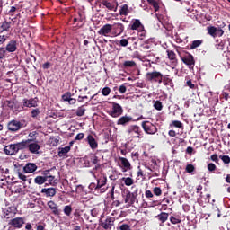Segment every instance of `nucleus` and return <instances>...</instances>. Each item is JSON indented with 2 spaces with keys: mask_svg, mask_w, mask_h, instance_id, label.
<instances>
[{
  "mask_svg": "<svg viewBox=\"0 0 230 230\" xmlns=\"http://www.w3.org/2000/svg\"><path fill=\"white\" fill-rule=\"evenodd\" d=\"M27 148L31 154H39V150H40V146L37 143H31V139H29Z\"/></svg>",
  "mask_w": 230,
  "mask_h": 230,
  "instance_id": "nucleus-18",
  "label": "nucleus"
},
{
  "mask_svg": "<svg viewBox=\"0 0 230 230\" xmlns=\"http://www.w3.org/2000/svg\"><path fill=\"white\" fill-rule=\"evenodd\" d=\"M45 179H47V182H49V184L50 185H53L55 183V176L53 175H48V173H46Z\"/></svg>",
  "mask_w": 230,
  "mask_h": 230,
  "instance_id": "nucleus-48",
  "label": "nucleus"
},
{
  "mask_svg": "<svg viewBox=\"0 0 230 230\" xmlns=\"http://www.w3.org/2000/svg\"><path fill=\"white\" fill-rule=\"evenodd\" d=\"M119 161L120 162L119 167L121 168V171L123 172H128V170H132V164H130L128 159L119 156Z\"/></svg>",
  "mask_w": 230,
  "mask_h": 230,
  "instance_id": "nucleus-10",
  "label": "nucleus"
},
{
  "mask_svg": "<svg viewBox=\"0 0 230 230\" xmlns=\"http://www.w3.org/2000/svg\"><path fill=\"white\" fill-rule=\"evenodd\" d=\"M217 44H216L217 49H219L220 51H224V48L226 46V41L224 40H217Z\"/></svg>",
  "mask_w": 230,
  "mask_h": 230,
  "instance_id": "nucleus-44",
  "label": "nucleus"
},
{
  "mask_svg": "<svg viewBox=\"0 0 230 230\" xmlns=\"http://www.w3.org/2000/svg\"><path fill=\"white\" fill-rule=\"evenodd\" d=\"M49 209L52 211V215L55 217H60V209L58 208V205L55 203V201L50 200L47 203Z\"/></svg>",
  "mask_w": 230,
  "mask_h": 230,
  "instance_id": "nucleus-13",
  "label": "nucleus"
},
{
  "mask_svg": "<svg viewBox=\"0 0 230 230\" xmlns=\"http://www.w3.org/2000/svg\"><path fill=\"white\" fill-rule=\"evenodd\" d=\"M167 58L171 60L172 64H177V54L173 50H166Z\"/></svg>",
  "mask_w": 230,
  "mask_h": 230,
  "instance_id": "nucleus-25",
  "label": "nucleus"
},
{
  "mask_svg": "<svg viewBox=\"0 0 230 230\" xmlns=\"http://www.w3.org/2000/svg\"><path fill=\"white\" fill-rule=\"evenodd\" d=\"M119 15H128V5L127 4L120 7Z\"/></svg>",
  "mask_w": 230,
  "mask_h": 230,
  "instance_id": "nucleus-38",
  "label": "nucleus"
},
{
  "mask_svg": "<svg viewBox=\"0 0 230 230\" xmlns=\"http://www.w3.org/2000/svg\"><path fill=\"white\" fill-rule=\"evenodd\" d=\"M102 5L105 6V8H107L108 10H110L111 12L114 11L116 12V10L114 9V4H112L111 2L107 1V0H102Z\"/></svg>",
  "mask_w": 230,
  "mask_h": 230,
  "instance_id": "nucleus-33",
  "label": "nucleus"
},
{
  "mask_svg": "<svg viewBox=\"0 0 230 230\" xmlns=\"http://www.w3.org/2000/svg\"><path fill=\"white\" fill-rule=\"evenodd\" d=\"M219 159H221V161H223V163H224L225 164H229V163H230V157H229V155H220V156H219Z\"/></svg>",
  "mask_w": 230,
  "mask_h": 230,
  "instance_id": "nucleus-53",
  "label": "nucleus"
},
{
  "mask_svg": "<svg viewBox=\"0 0 230 230\" xmlns=\"http://www.w3.org/2000/svg\"><path fill=\"white\" fill-rule=\"evenodd\" d=\"M168 217H170V214L166 213V212H161L160 214H158L155 218H157V220H159V222H161V224H164V222H166L168 220Z\"/></svg>",
  "mask_w": 230,
  "mask_h": 230,
  "instance_id": "nucleus-27",
  "label": "nucleus"
},
{
  "mask_svg": "<svg viewBox=\"0 0 230 230\" xmlns=\"http://www.w3.org/2000/svg\"><path fill=\"white\" fill-rule=\"evenodd\" d=\"M126 134L132 139H143V130L137 125H131L126 130Z\"/></svg>",
  "mask_w": 230,
  "mask_h": 230,
  "instance_id": "nucleus-2",
  "label": "nucleus"
},
{
  "mask_svg": "<svg viewBox=\"0 0 230 230\" xmlns=\"http://www.w3.org/2000/svg\"><path fill=\"white\" fill-rule=\"evenodd\" d=\"M46 182H48V178H46V176H37L34 179V183L39 186H42V184H45Z\"/></svg>",
  "mask_w": 230,
  "mask_h": 230,
  "instance_id": "nucleus-29",
  "label": "nucleus"
},
{
  "mask_svg": "<svg viewBox=\"0 0 230 230\" xmlns=\"http://www.w3.org/2000/svg\"><path fill=\"white\" fill-rule=\"evenodd\" d=\"M181 61L185 66H188L189 67H195V58L191 53L190 52H185V55L181 57Z\"/></svg>",
  "mask_w": 230,
  "mask_h": 230,
  "instance_id": "nucleus-8",
  "label": "nucleus"
},
{
  "mask_svg": "<svg viewBox=\"0 0 230 230\" xmlns=\"http://www.w3.org/2000/svg\"><path fill=\"white\" fill-rule=\"evenodd\" d=\"M147 3L153 6L155 12H159V1L157 0H147Z\"/></svg>",
  "mask_w": 230,
  "mask_h": 230,
  "instance_id": "nucleus-35",
  "label": "nucleus"
},
{
  "mask_svg": "<svg viewBox=\"0 0 230 230\" xmlns=\"http://www.w3.org/2000/svg\"><path fill=\"white\" fill-rule=\"evenodd\" d=\"M146 80L150 84H163V73L159 71L147 72Z\"/></svg>",
  "mask_w": 230,
  "mask_h": 230,
  "instance_id": "nucleus-3",
  "label": "nucleus"
},
{
  "mask_svg": "<svg viewBox=\"0 0 230 230\" xmlns=\"http://www.w3.org/2000/svg\"><path fill=\"white\" fill-rule=\"evenodd\" d=\"M171 127H174L175 128H184V125L179 120H173Z\"/></svg>",
  "mask_w": 230,
  "mask_h": 230,
  "instance_id": "nucleus-42",
  "label": "nucleus"
},
{
  "mask_svg": "<svg viewBox=\"0 0 230 230\" xmlns=\"http://www.w3.org/2000/svg\"><path fill=\"white\" fill-rule=\"evenodd\" d=\"M114 217H108L104 221L101 223V226L103 229L111 230L112 229V226H114Z\"/></svg>",
  "mask_w": 230,
  "mask_h": 230,
  "instance_id": "nucleus-16",
  "label": "nucleus"
},
{
  "mask_svg": "<svg viewBox=\"0 0 230 230\" xmlns=\"http://www.w3.org/2000/svg\"><path fill=\"white\" fill-rule=\"evenodd\" d=\"M73 94L71 93V92H66L65 94L62 95V100L64 102H69L72 98Z\"/></svg>",
  "mask_w": 230,
  "mask_h": 230,
  "instance_id": "nucleus-47",
  "label": "nucleus"
},
{
  "mask_svg": "<svg viewBox=\"0 0 230 230\" xmlns=\"http://www.w3.org/2000/svg\"><path fill=\"white\" fill-rule=\"evenodd\" d=\"M102 96H109V94H111V88H109V86L102 88Z\"/></svg>",
  "mask_w": 230,
  "mask_h": 230,
  "instance_id": "nucleus-55",
  "label": "nucleus"
},
{
  "mask_svg": "<svg viewBox=\"0 0 230 230\" xmlns=\"http://www.w3.org/2000/svg\"><path fill=\"white\" fill-rule=\"evenodd\" d=\"M91 166H94V164H98L100 163V158L93 155L90 157Z\"/></svg>",
  "mask_w": 230,
  "mask_h": 230,
  "instance_id": "nucleus-41",
  "label": "nucleus"
},
{
  "mask_svg": "<svg viewBox=\"0 0 230 230\" xmlns=\"http://www.w3.org/2000/svg\"><path fill=\"white\" fill-rule=\"evenodd\" d=\"M136 199H137V189L134 192L126 191V195L124 196L125 204L132 206L136 202Z\"/></svg>",
  "mask_w": 230,
  "mask_h": 230,
  "instance_id": "nucleus-7",
  "label": "nucleus"
},
{
  "mask_svg": "<svg viewBox=\"0 0 230 230\" xmlns=\"http://www.w3.org/2000/svg\"><path fill=\"white\" fill-rule=\"evenodd\" d=\"M154 195H156V197H161L163 195V190L159 187H155L153 189Z\"/></svg>",
  "mask_w": 230,
  "mask_h": 230,
  "instance_id": "nucleus-52",
  "label": "nucleus"
},
{
  "mask_svg": "<svg viewBox=\"0 0 230 230\" xmlns=\"http://www.w3.org/2000/svg\"><path fill=\"white\" fill-rule=\"evenodd\" d=\"M37 171V164L33 163H28L23 167L24 173H33V172Z\"/></svg>",
  "mask_w": 230,
  "mask_h": 230,
  "instance_id": "nucleus-22",
  "label": "nucleus"
},
{
  "mask_svg": "<svg viewBox=\"0 0 230 230\" xmlns=\"http://www.w3.org/2000/svg\"><path fill=\"white\" fill-rule=\"evenodd\" d=\"M107 184V177L102 176L97 180L96 191H100V193H103L105 189L102 188Z\"/></svg>",
  "mask_w": 230,
  "mask_h": 230,
  "instance_id": "nucleus-15",
  "label": "nucleus"
},
{
  "mask_svg": "<svg viewBox=\"0 0 230 230\" xmlns=\"http://www.w3.org/2000/svg\"><path fill=\"white\" fill-rule=\"evenodd\" d=\"M145 28V25L141 23V20L139 19H134L131 22V24H129V29L132 31H139L140 30H143Z\"/></svg>",
  "mask_w": 230,
  "mask_h": 230,
  "instance_id": "nucleus-14",
  "label": "nucleus"
},
{
  "mask_svg": "<svg viewBox=\"0 0 230 230\" xmlns=\"http://www.w3.org/2000/svg\"><path fill=\"white\" fill-rule=\"evenodd\" d=\"M138 32V37L140 39V40H143V39H145V37H146V30H145V27H143V29H140L139 31H137Z\"/></svg>",
  "mask_w": 230,
  "mask_h": 230,
  "instance_id": "nucleus-45",
  "label": "nucleus"
},
{
  "mask_svg": "<svg viewBox=\"0 0 230 230\" xmlns=\"http://www.w3.org/2000/svg\"><path fill=\"white\" fill-rule=\"evenodd\" d=\"M6 49L5 47H0V60H3L6 57Z\"/></svg>",
  "mask_w": 230,
  "mask_h": 230,
  "instance_id": "nucleus-54",
  "label": "nucleus"
},
{
  "mask_svg": "<svg viewBox=\"0 0 230 230\" xmlns=\"http://www.w3.org/2000/svg\"><path fill=\"white\" fill-rule=\"evenodd\" d=\"M26 127H28V121L26 119H13L7 124V128L10 132H19L21 128H24Z\"/></svg>",
  "mask_w": 230,
  "mask_h": 230,
  "instance_id": "nucleus-1",
  "label": "nucleus"
},
{
  "mask_svg": "<svg viewBox=\"0 0 230 230\" xmlns=\"http://www.w3.org/2000/svg\"><path fill=\"white\" fill-rule=\"evenodd\" d=\"M130 39V38H128ZM128 39H122L119 41L120 46H122V48H127V46H128Z\"/></svg>",
  "mask_w": 230,
  "mask_h": 230,
  "instance_id": "nucleus-57",
  "label": "nucleus"
},
{
  "mask_svg": "<svg viewBox=\"0 0 230 230\" xmlns=\"http://www.w3.org/2000/svg\"><path fill=\"white\" fill-rule=\"evenodd\" d=\"M125 31V25L123 23H114L112 25V35L115 37H118L119 35H121Z\"/></svg>",
  "mask_w": 230,
  "mask_h": 230,
  "instance_id": "nucleus-11",
  "label": "nucleus"
},
{
  "mask_svg": "<svg viewBox=\"0 0 230 230\" xmlns=\"http://www.w3.org/2000/svg\"><path fill=\"white\" fill-rule=\"evenodd\" d=\"M207 31H208V35H210V37H213L214 39H215V37H217V27L208 26Z\"/></svg>",
  "mask_w": 230,
  "mask_h": 230,
  "instance_id": "nucleus-34",
  "label": "nucleus"
},
{
  "mask_svg": "<svg viewBox=\"0 0 230 230\" xmlns=\"http://www.w3.org/2000/svg\"><path fill=\"white\" fill-rule=\"evenodd\" d=\"M137 177H141V179H145V172H143V170L141 167L138 166V171L137 172Z\"/></svg>",
  "mask_w": 230,
  "mask_h": 230,
  "instance_id": "nucleus-60",
  "label": "nucleus"
},
{
  "mask_svg": "<svg viewBox=\"0 0 230 230\" xmlns=\"http://www.w3.org/2000/svg\"><path fill=\"white\" fill-rule=\"evenodd\" d=\"M154 108L156 111H163V102H161V101H155L154 103Z\"/></svg>",
  "mask_w": 230,
  "mask_h": 230,
  "instance_id": "nucleus-50",
  "label": "nucleus"
},
{
  "mask_svg": "<svg viewBox=\"0 0 230 230\" xmlns=\"http://www.w3.org/2000/svg\"><path fill=\"white\" fill-rule=\"evenodd\" d=\"M224 35V30L222 28H217L216 37H222Z\"/></svg>",
  "mask_w": 230,
  "mask_h": 230,
  "instance_id": "nucleus-61",
  "label": "nucleus"
},
{
  "mask_svg": "<svg viewBox=\"0 0 230 230\" xmlns=\"http://www.w3.org/2000/svg\"><path fill=\"white\" fill-rule=\"evenodd\" d=\"M141 127L146 134L154 135L157 132V127L150 121H143Z\"/></svg>",
  "mask_w": 230,
  "mask_h": 230,
  "instance_id": "nucleus-4",
  "label": "nucleus"
},
{
  "mask_svg": "<svg viewBox=\"0 0 230 230\" xmlns=\"http://www.w3.org/2000/svg\"><path fill=\"white\" fill-rule=\"evenodd\" d=\"M5 107H8V109H10L11 111H17V107L15 105V101H12V100H7L4 102V104Z\"/></svg>",
  "mask_w": 230,
  "mask_h": 230,
  "instance_id": "nucleus-32",
  "label": "nucleus"
},
{
  "mask_svg": "<svg viewBox=\"0 0 230 230\" xmlns=\"http://www.w3.org/2000/svg\"><path fill=\"white\" fill-rule=\"evenodd\" d=\"M98 35L102 37H112V25L111 24H105L103 25L98 31Z\"/></svg>",
  "mask_w": 230,
  "mask_h": 230,
  "instance_id": "nucleus-9",
  "label": "nucleus"
},
{
  "mask_svg": "<svg viewBox=\"0 0 230 230\" xmlns=\"http://www.w3.org/2000/svg\"><path fill=\"white\" fill-rule=\"evenodd\" d=\"M63 212L66 217H71V213H73V207H71V205L65 206Z\"/></svg>",
  "mask_w": 230,
  "mask_h": 230,
  "instance_id": "nucleus-36",
  "label": "nucleus"
},
{
  "mask_svg": "<svg viewBox=\"0 0 230 230\" xmlns=\"http://www.w3.org/2000/svg\"><path fill=\"white\" fill-rule=\"evenodd\" d=\"M26 224V218L17 217L9 221V226L14 227V229H22Z\"/></svg>",
  "mask_w": 230,
  "mask_h": 230,
  "instance_id": "nucleus-5",
  "label": "nucleus"
},
{
  "mask_svg": "<svg viewBox=\"0 0 230 230\" xmlns=\"http://www.w3.org/2000/svg\"><path fill=\"white\" fill-rule=\"evenodd\" d=\"M69 152H71V146L59 147L58 155V157H67Z\"/></svg>",
  "mask_w": 230,
  "mask_h": 230,
  "instance_id": "nucleus-24",
  "label": "nucleus"
},
{
  "mask_svg": "<svg viewBox=\"0 0 230 230\" xmlns=\"http://www.w3.org/2000/svg\"><path fill=\"white\" fill-rule=\"evenodd\" d=\"M4 152L6 155H15L19 151H17L16 144H11L4 148Z\"/></svg>",
  "mask_w": 230,
  "mask_h": 230,
  "instance_id": "nucleus-17",
  "label": "nucleus"
},
{
  "mask_svg": "<svg viewBox=\"0 0 230 230\" xmlns=\"http://www.w3.org/2000/svg\"><path fill=\"white\" fill-rule=\"evenodd\" d=\"M85 141L88 143L92 150H96V148H98V142L96 141V138L93 137V135H88Z\"/></svg>",
  "mask_w": 230,
  "mask_h": 230,
  "instance_id": "nucleus-21",
  "label": "nucleus"
},
{
  "mask_svg": "<svg viewBox=\"0 0 230 230\" xmlns=\"http://www.w3.org/2000/svg\"><path fill=\"white\" fill-rule=\"evenodd\" d=\"M10 28H12V22H3L1 25V33H3V31H10Z\"/></svg>",
  "mask_w": 230,
  "mask_h": 230,
  "instance_id": "nucleus-31",
  "label": "nucleus"
},
{
  "mask_svg": "<svg viewBox=\"0 0 230 230\" xmlns=\"http://www.w3.org/2000/svg\"><path fill=\"white\" fill-rule=\"evenodd\" d=\"M17 208L15 207H8L4 211V218H13L15 217Z\"/></svg>",
  "mask_w": 230,
  "mask_h": 230,
  "instance_id": "nucleus-19",
  "label": "nucleus"
},
{
  "mask_svg": "<svg viewBox=\"0 0 230 230\" xmlns=\"http://www.w3.org/2000/svg\"><path fill=\"white\" fill-rule=\"evenodd\" d=\"M132 119H133L130 116H122L118 119L117 125H122V127H126V125H128Z\"/></svg>",
  "mask_w": 230,
  "mask_h": 230,
  "instance_id": "nucleus-23",
  "label": "nucleus"
},
{
  "mask_svg": "<svg viewBox=\"0 0 230 230\" xmlns=\"http://www.w3.org/2000/svg\"><path fill=\"white\" fill-rule=\"evenodd\" d=\"M122 181L126 186H132V184H134V180L130 177L122 178Z\"/></svg>",
  "mask_w": 230,
  "mask_h": 230,
  "instance_id": "nucleus-46",
  "label": "nucleus"
},
{
  "mask_svg": "<svg viewBox=\"0 0 230 230\" xmlns=\"http://www.w3.org/2000/svg\"><path fill=\"white\" fill-rule=\"evenodd\" d=\"M41 193H45L47 197H55L57 195V190L55 188L42 189Z\"/></svg>",
  "mask_w": 230,
  "mask_h": 230,
  "instance_id": "nucleus-26",
  "label": "nucleus"
},
{
  "mask_svg": "<svg viewBox=\"0 0 230 230\" xmlns=\"http://www.w3.org/2000/svg\"><path fill=\"white\" fill-rule=\"evenodd\" d=\"M185 172H187V173H193V172H195V166L191 164H187Z\"/></svg>",
  "mask_w": 230,
  "mask_h": 230,
  "instance_id": "nucleus-49",
  "label": "nucleus"
},
{
  "mask_svg": "<svg viewBox=\"0 0 230 230\" xmlns=\"http://www.w3.org/2000/svg\"><path fill=\"white\" fill-rule=\"evenodd\" d=\"M5 51L8 53H15V51H17V40H10L5 47Z\"/></svg>",
  "mask_w": 230,
  "mask_h": 230,
  "instance_id": "nucleus-20",
  "label": "nucleus"
},
{
  "mask_svg": "<svg viewBox=\"0 0 230 230\" xmlns=\"http://www.w3.org/2000/svg\"><path fill=\"white\" fill-rule=\"evenodd\" d=\"M75 114L78 117L84 116V114H85V105H82V106L78 107Z\"/></svg>",
  "mask_w": 230,
  "mask_h": 230,
  "instance_id": "nucleus-40",
  "label": "nucleus"
},
{
  "mask_svg": "<svg viewBox=\"0 0 230 230\" xmlns=\"http://www.w3.org/2000/svg\"><path fill=\"white\" fill-rule=\"evenodd\" d=\"M119 230H132V229L130 228V225L122 224L119 226Z\"/></svg>",
  "mask_w": 230,
  "mask_h": 230,
  "instance_id": "nucleus-58",
  "label": "nucleus"
},
{
  "mask_svg": "<svg viewBox=\"0 0 230 230\" xmlns=\"http://www.w3.org/2000/svg\"><path fill=\"white\" fill-rule=\"evenodd\" d=\"M162 84H164V85L172 86L173 84V81L170 78L169 75H163Z\"/></svg>",
  "mask_w": 230,
  "mask_h": 230,
  "instance_id": "nucleus-30",
  "label": "nucleus"
},
{
  "mask_svg": "<svg viewBox=\"0 0 230 230\" xmlns=\"http://www.w3.org/2000/svg\"><path fill=\"white\" fill-rule=\"evenodd\" d=\"M28 143L29 139L22 140V142L16 143V149L19 152V150H26L28 148Z\"/></svg>",
  "mask_w": 230,
  "mask_h": 230,
  "instance_id": "nucleus-28",
  "label": "nucleus"
},
{
  "mask_svg": "<svg viewBox=\"0 0 230 230\" xmlns=\"http://www.w3.org/2000/svg\"><path fill=\"white\" fill-rule=\"evenodd\" d=\"M211 161H214V163H218L219 159H218V155L214 154L210 156Z\"/></svg>",
  "mask_w": 230,
  "mask_h": 230,
  "instance_id": "nucleus-64",
  "label": "nucleus"
},
{
  "mask_svg": "<svg viewBox=\"0 0 230 230\" xmlns=\"http://www.w3.org/2000/svg\"><path fill=\"white\" fill-rule=\"evenodd\" d=\"M111 111H109L110 116H111V118H119V116L123 114V107L115 102H111Z\"/></svg>",
  "mask_w": 230,
  "mask_h": 230,
  "instance_id": "nucleus-6",
  "label": "nucleus"
},
{
  "mask_svg": "<svg viewBox=\"0 0 230 230\" xmlns=\"http://www.w3.org/2000/svg\"><path fill=\"white\" fill-rule=\"evenodd\" d=\"M39 114H40V110L39 108H36V109H33L31 111V118H38Z\"/></svg>",
  "mask_w": 230,
  "mask_h": 230,
  "instance_id": "nucleus-51",
  "label": "nucleus"
},
{
  "mask_svg": "<svg viewBox=\"0 0 230 230\" xmlns=\"http://www.w3.org/2000/svg\"><path fill=\"white\" fill-rule=\"evenodd\" d=\"M39 98L23 99V107L31 109L32 107H38Z\"/></svg>",
  "mask_w": 230,
  "mask_h": 230,
  "instance_id": "nucleus-12",
  "label": "nucleus"
},
{
  "mask_svg": "<svg viewBox=\"0 0 230 230\" xmlns=\"http://www.w3.org/2000/svg\"><path fill=\"white\" fill-rule=\"evenodd\" d=\"M7 39H8V36H6V35H0V46L2 44H4V42H6V40H7Z\"/></svg>",
  "mask_w": 230,
  "mask_h": 230,
  "instance_id": "nucleus-63",
  "label": "nucleus"
},
{
  "mask_svg": "<svg viewBox=\"0 0 230 230\" xmlns=\"http://www.w3.org/2000/svg\"><path fill=\"white\" fill-rule=\"evenodd\" d=\"M207 168L208 172H215V170H217V165L213 163H210L208 164Z\"/></svg>",
  "mask_w": 230,
  "mask_h": 230,
  "instance_id": "nucleus-56",
  "label": "nucleus"
},
{
  "mask_svg": "<svg viewBox=\"0 0 230 230\" xmlns=\"http://www.w3.org/2000/svg\"><path fill=\"white\" fill-rule=\"evenodd\" d=\"M123 67H124V69H128L130 67H136V61H133V60H131V61H125L123 63Z\"/></svg>",
  "mask_w": 230,
  "mask_h": 230,
  "instance_id": "nucleus-37",
  "label": "nucleus"
},
{
  "mask_svg": "<svg viewBox=\"0 0 230 230\" xmlns=\"http://www.w3.org/2000/svg\"><path fill=\"white\" fill-rule=\"evenodd\" d=\"M202 40H197L192 41L191 45H190V49H196V48H199V46L202 45Z\"/></svg>",
  "mask_w": 230,
  "mask_h": 230,
  "instance_id": "nucleus-43",
  "label": "nucleus"
},
{
  "mask_svg": "<svg viewBox=\"0 0 230 230\" xmlns=\"http://www.w3.org/2000/svg\"><path fill=\"white\" fill-rule=\"evenodd\" d=\"M171 224H173V225H177V224H181V217L177 216H171L170 218H169Z\"/></svg>",
  "mask_w": 230,
  "mask_h": 230,
  "instance_id": "nucleus-39",
  "label": "nucleus"
},
{
  "mask_svg": "<svg viewBox=\"0 0 230 230\" xmlns=\"http://www.w3.org/2000/svg\"><path fill=\"white\" fill-rule=\"evenodd\" d=\"M84 136H85V135H84V133H78V134L75 136V141H82V139H84Z\"/></svg>",
  "mask_w": 230,
  "mask_h": 230,
  "instance_id": "nucleus-62",
  "label": "nucleus"
},
{
  "mask_svg": "<svg viewBox=\"0 0 230 230\" xmlns=\"http://www.w3.org/2000/svg\"><path fill=\"white\" fill-rule=\"evenodd\" d=\"M119 91L120 94H125L127 93V86H125V84L119 86Z\"/></svg>",
  "mask_w": 230,
  "mask_h": 230,
  "instance_id": "nucleus-59",
  "label": "nucleus"
}]
</instances>
